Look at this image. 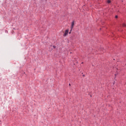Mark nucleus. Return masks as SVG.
I'll list each match as a JSON object with an SVG mask.
<instances>
[{
    "label": "nucleus",
    "mask_w": 126,
    "mask_h": 126,
    "mask_svg": "<svg viewBox=\"0 0 126 126\" xmlns=\"http://www.w3.org/2000/svg\"><path fill=\"white\" fill-rule=\"evenodd\" d=\"M74 26V21H73L72 23H71V30L73 29V27Z\"/></svg>",
    "instance_id": "f257e3e1"
},
{
    "label": "nucleus",
    "mask_w": 126,
    "mask_h": 126,
    "mask_svg": "<svg viewBox=\"0 0 126 126\" xmlns=\"http://www.w3.org/2000/svg\"><path fill=\"white\" fill-rule=\"evenodd\" d=\"M67 34H68V30H66L63 34V36L64 37H65V36H66V35H67Z\"/></svg>",
    "instance_id": "f03ea898"
},
{
    "label": "nucleus",
    "mask_w": 126,
    "mask_h": 126,
    "mask_svg": "<svg viewBox=\"0 0 126 126\" xmlns=\"http://www.w3.org/2000/svg\"><path fill=\"white\" fill-rule=\"evenodd\" d=\"M107 2H108V3H110L111 2V0H108Z\"/></svg>",
    "instance_id": "7ed1b4c3"
},
{
    "label": "nucleus",
    "mask_w": 126,
    "mask_h": 126,
    "mask_svg": "<svg viewBox=\"0 0 126 126\" xmlns=\"http://www.w3.org/2000/svg\"><path fill=\"white\" fill-rule=\"evenodd\" d=\"M123 27H126V24H123Z\"/></svg>",
    "instance_id": "20e7f679"
},
{
    "label": "nucleus",
    "mask_w": 126,
    "mask_h": 126,
    "mask_svg": "<svg viewBox=\"0 0 126 126\" xmlns=\"http://www.w3.org/2000/svg\"><path fill=\"white\" fill-rule=\"evenodd\" d=\"M53 47L54 48V49H55V48H56V46H53Z\"/></svg>",
    "instance_id": "39448f33"
},
{
    "label": "nucleus",
    "mask_w": 126,
    "mask_h": 126,
    "mask_svg": "<svg viewBox=\"0 0 126 126\" xmlns=\"http://www.w3.org/2000/svg\"><path fill=\"white\" fill-rule=\"evenodd\" d=\"M115 18H118V16H116Z\"/></svg>",
    "instance_id": "423d86ee"
}]
</instances>
